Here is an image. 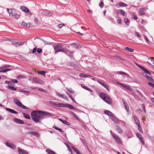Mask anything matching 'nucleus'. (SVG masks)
<instances>
[{"label": "nucleus", "mask_w": 154, "mask_h": 154, "mask_svg": "<svg viewBox=\"0 0 154 154\" xmlns=\"http://www.w3.org/2000/svg\"><path fill=\"white\" fill-rule=\"evenodd\" d=\"M23 115L25 117V118H26V119H30V117L29 115L26 114L25 113H23Z\"/></svg>", "instance_id": "e433bc0d"}, {"label": "nucleus", "mask_w": 154, "mask_h": 154, "mask_svg": "<svg viewBox=\"0 0 154 154\" xmlns=\"http://www.w3.org/2000/svg\"><path fill=\"white\" fill-rule=\"evenodd\" d=\"M141 107L142 108V109L143 110L144 112H146V110L145 109V107L144 104H141Z\"/></svg>", "instance_id": "4d7b16f0"}, {"label": "nucleus", "mask_w": 154, "mask_h": 154, "mask_svg": "<svg viewBox=\"0 0 154 154\" xmlns=\"http://www.w3.org/2000/svg\"><path fill=\"white\" fill-rule=\"evenodd\" d=\"M138 66L139 67V68L141 69L143 71V70L145 69V68H144L142 66L138 65Z\"/></svg>", "instance_id": "680f3d73"}, {"label": "nucleus", "mask_w": 154, "mask_h": 154, "mask_svg": "<svg viewBox=\"0 0 154 154\" xmlns=\"http://www.w3.org/2000/svg\"><path fill=\"white\" fill-rule=\"evenodd\" d=\"M104 3L103 1H101L99 5V6L101 8H103L104 6Z\"/></svg>", "instance_id": "8fccbe9b"}, {"label": "nucleus", "mask_w": 154, "mask_h": 154, "mask_svg": "<svg viewBox=\"0 0 154 154\" xmlns=\"http://www.w3.org/2000/svg\"><path fill=\"white\" fill-rule=\"evenodd\" d=\"M13 16L14 17V18L17 19L18 18L20 17V15L19 14H16V13L14 14V15H13Z\"/></svg>", "instance_id": "de8ad7c7"}, {"label": "nucleus", "mask_w": 154, "mask_h": 154, "mask_svg": "<svg viewBox=\"0 0 154 154\" xmlns=\"http://www.w3.org/2000/svg\"><path fill=\"white\" fill-rule=\"evenodd\" d=\"M117 22L118 23L120 24L121 23V20L120 18V17H118V19L117 20Z\"/></svg>", "instance_id": "6e6d98bb"}, {"label": "nucleus", "mask_w": 154, "mask_h": 154, "mask_svg": "<svg viewBox=\"0 0 154 154\" xmlns=\"http://www.w3.org/2000/svg\"><path fill=\"white\" fill-rule=\"evenodd\" d=\"M154 58L151 57L149 58L148 59L147 62L150 65L153 66H154V61L153 59Z\"/></svg>", "instance_id": "2eb2a0df"}, {"label": "nucleus", "mask_w": 154, "mask_h": 154, "mask_svg": "<svg viewBox=\"0 0 154 154\" xmlns=\"http://www.w3.org/2000/svg\"><path fill=\"white\" fill-rule=\"evenodd\" d=\"M109 118L117 124H119L120 123L119 120L116 117L114 116V114L111 117H109Z\"/></svg>", "instance_id": "9b49d317"}, {"label": "nucleus", "mask_w": 154, "mask_h": 154, "mask_svg": "<svg viewBox=\"0 0 154 154\" xmlns=\"http://www.w3.org/2000/svg\"><path fill=\"white\" fill-rule=\"evenodd\" d=\"M30 23H26L25 22L23 21L21 23V25L26 26L27 27H29L30 26Z\"/></svg>", "instance_id": "c756f323"}, {"label": "nucleus", "mask_w": 154, "mask_h": 154, "mask_svg": "<svg viewBox=\"0 0 154 154\" xmlns=\"http://www.w3.org/2000/svg\"><path fill=\"white\" fill-rule=\"evenodd\" d=\"M56 94L59 97L65 99L67 100H68V98L66 96L64 95L63 94H61L58 92L56 93Z\"/></svg>", "instance_id": "a211bd4d"}, {"label": "nucleus", "mask_w": 154, "mask_h": 154, "mask_svg": "<svg viewBox=\"0 0 154 154\" xmlns=\"http://www.w3.org/2000/svg\"><path fill=\"white\" fill-rule=\"evenodd\" d=\"M124 21L126 24L128 26L129 25L130 23V21L128 18H125L124 19Z\"/></svg>", "instance_id": "2f4dec72"}, {"label": "nucleus", "mask_w": 154, "mask_h": 154, "mask_svg": "<svg viewBox=\"0 0 154 154\" xmlns=\"http://www.w3.org/2000/svg\"><path fill=\"white\" fill-rule=\"evenodd\" d=\"M20 91L22 92V93H29V91H27L26 90H20Z\"/></svg>", "instance_id": "5fc2aeb1"}, {"label": "nucleus", "mask_w": 154, "mask_h": 154, "mask_svg": "<svg viewBox=\"0 0 154 154\" xmlns=\"http://www.w3.org/2000/svg\"><path fill=\"white\" fill-rule=\"evenodd\" d=\"M6 144L7 146L10 147L12 149H15L16 148V146L15 145L8 142L6 143Z\"/></svg>", "instance_id": "6ab92c4d"}, {"label": "nucleus", "mask_w": 154, "mask_h": 154, "mask_svg": "<svg viewBox=\"0 0 154 154\" xmlns=\"http://www.w3.org/2000/svg\"><path fill=\"white\" fill-rule=\"evenodd\" d=\"M99 96L102 99L108 104H110L112 103V100L107 94L101 92L99 93Z\"/></svg>", "instance_id": "f03ea898"}, {"label": "nucleus", "mask_w": 154, "mask_h": 154, "mask_svg": "<svg viewBox=\"0 0 154 154\" xmlns=\"http://www.w3.org/2000/svg\"><path fill=\"white\" fill-rule=\"evenodd\" d=\"M42 119L52 117L53 114L48 112L41 111Z\"/></svg>", "instance_id": "39448f33"}, {"label": "nucleus", "mask_w": 154, "mask_h": 154, "mask_svg": "<svg viewBox=\"0 0 154 154\" xmlns=\"http://www.w3.org/2000/svg\"><path fill=\"white\" fill-rule=\"evenodd\" d=\"M71 45L72 46L75 48L76 49H77L79 47V44H76L75 43H73L71 44Z\"/></svg>", "instance_id": "7c9ffc66"}, {"label": "nucleus", "mask_w": 154, "mask_h": 154, "mask_svg": "<svg viewBox=\"0 0 154 154\" xmlns=\"http://www.w3.org/2000/svg\"><path fill=\"white\" fill-rule=\"evenodd\" d=\"M116 130L118 133L119 134L122 133L123 131L121 128L119 126H117Z\"/></svg>", "instance_id": "bb28decb"}, {"label": "nucleus", "mask_w": 154, "mask_h": 154, "mask_svg": "<svg viewBox=\"0 0 154 154\" xmlns=\"http://www.w3.org/2000/svg\"><path fill=\"white\" fill-rule=\"evenodd\" d=\"M66 89L68 91H69L71 93L73 94L75 93V91L72 90L71 88L68 89L67 88Z\"/></svg>", "instance_id": "603ef678"}, {"label": "nucleus", "mask_w": 154, "mask_h": 154, "mask_svg": "<svg viewBox=\"0 0 154 154\" xmlns=\"http://www.w3.org/2000/svg\"><path fill=\"white\" fill-rule=\"evenodd\" d=\"M11 67V66L9 65H4L2 67H0V69L5 68H7Z\"/></svg>", "instance_id": "c9c22d12"}, {"label": "nucleus", "mask_w": 154, "mask_h": 154, "mask_svg": "<svg viewBox=\"0 0 154 154\" xmlns=\"http://www.w3.org/2000/svg\"><path fill=\"white\" fill-rule=\"evenodd\" d=\"M97 82L100 84L102 85L103 86L105 85L106 84L103 81L100 80H97Z\"/></svg>", "instance_id": "4c0bfd02"}, {"label": "nucleus", "mask_w": 154, "mask_h": 154, "mask_svg": "<svg viewBox=\"0 0 154 154\" xmlns=\"http://www.w3.org/2000/svg\"><path fill=\"white\" fill-rule=\"evenodd\" d=\"M131 17L132 18L135 20H137V16L134 13H132Z\"/></svg>", "instance_id": "c03bdc74"}, {"label": "nucleus", "mask_w": 154, "mask_h": 154, "mask_svg": "<svg viewBox=\"0 0 154 154\" xmlns=\"http://www.w3.org/2000/svg\"><path fill=\"white\" fill-rule=\"evenodd\" d=\"M117 84L118 85H120L123 88L126 89L128 90H131V88L130 87V86L128 85H125L124 84H122V83H120L119 82H117Z\"/></svg>", "instance_id": "f8f14e48"}, {"label": "nucleus", "mask_w": 154, "mask_h": 154, "mask_svg": "<svg viewBox=\"0 0 154 154\" xmlns=\"http://www.w3.org/2000/svg\"><path fill=\"white\" fill-rule=\"evenodd\" d=\"M47 11H42L41 14L42 15L46 16L47 15Z\"/></svg>", "instance_id": "bf43d9fd"}, {"label": "nucleus", "mask_w": 154, "mask_h": 154, "mask_svg": "<svg viewBox=\"0 0 154 154\" xmlns=\"http://www.w3.org/2000/svg\"><path fill=\"white\" fill-rule=\"evenodd\" d=\"M37 52L40 54L42 52V49L41 48H38L37 49Z\"/></svg>", "instance_id": "13d9d810"}, {"label": "nucleus", "mask_w": 154, "mask_h": 154, "mask_svg": "<svg viewBox=\"0 0 154 154\" xmlns=\"http://www.w3.org/2000/svg\"><path fill=\"white\" fill-rule=\"evenodd\" d=\"M134 121L137 126H140V121L137 117L136 116H134Z\"/></svg>", "instance_id": "f3484780"}, {"label": "nucleus", "mask_w": 154, "mask_h": 154, "mask_svg": "<svg viewBox=\"0 0 154 154\" xmlns=\"http://www.w3.org/2000/svg\"><path fill=\"white\" fill-rule=\"evenodd\" d=\"M104 113L106 115H107L109 117H111L114 114L111 111L108 110H106L104 111Z\"/></svg>", "instance_id": "aec40b11"}, {"label": "nucleus", "mask_w": 154, "mask_h": 154, "mask_svg": "<svg viewBox=\"0 0 154 154\" xmlns=\"http://www.w3.org/2000/svg\"><path fill=\"white\" fill-rule=\"evenodd\" d=\"M11 45H13L15 46L16 47H17L18 46H20L19 42H16L15 43H12Z\"/></svg>", "instance_id": "37998d69"}, {"label": "nucleus", "mask_w": 154, "mask_h": 154, "mask_svg": "<svg viewBox=\"0 0 154 154\" xmlns=\"http://www.w3.org/2000/svg\"><path fill=\"white\" fill-rule=\"evenodd\" d=\"M11 81H12V82H11L12 83H17L18 82V81L17 80L12 79L11 80Z\"/></svg>", "instance_id": "338daca9"}, {"label": "nucleus", "mask_w": 154, "mask_h": 154, "mask_svg": "<svg viewBox=\"0 0 154 154\" xmlns=\"http://www.w3.org/2000/svg\"><path fill=\"white\" fill-rule=\"evenodd\" d=\"M64 47V45L63 44H58L55 45L54 47L55 53H57L59 52H63L64 48H62Z\"/></svg>", "instance_id": "7ed1b4c3"}, {"label": "nucleus", "mask_w": 154, "mask_h": 154, "mask_svg": "<svg viewBox=\"0 0 154 154\" xmlns=\"http://www.w3.org/2000/svg\"><path fill=\"white\" fill-rule=\"evenodd\" d=\"M46 72L44 71H41L38 72V73L42 75H45V74Z\"/></svg>", "instance_id": "3c124183"}, {"label": "nucleus", "mask_w": 154, "mask_h": 154, "mask_svg": "<svg viewBox=\"0 0 154 154\" xmlns=\"http://www.w3.org/2000/svg\"><path fill=\"white\" fill-rule=\"evenodd\" d=\"M29 133L38 137H39L40 136V135L38 133L35 131H31L29 132Z\"/></svg>", "instance_id": "393cba45"}, {"label": "nucleus", "mask_w": 154, "mask_h": 154, "mask_svg": "<svg viewBox=\"0 0 154 154\" xmlns=\"http://www.w3.org/2000/svg\"><path fill=\"white\" fill-rule=\"evenodd\" d=\"M38 89L39 91L43 92H45V90L41 88H39Z\"/></svg>", "instance_id": "e2e57ef3"}, {"label": "nucleus", "mask_w": 154, "mask_h": 154, "mask_svg": "<svg viewBox=\"0 0 154 154\" xmlns=\"http://www.w3.org/2000/svg\"><path fill=\"white\" fill-rule=\"evenodd\" d=\"M148 85L151 86L153 88H154V84L152 83L149 82L148 83Z\"/></svg>", "instance_id": "052dcab7"}, {"label": "nucleus", "mask_w": 154, "mask_h": 154, "mask_svg": "<svg viewBox=\"0 0 154 154\" xmlns=\"http://www.w3.org/2000/svg\"><path fill=\"white\" fill-rule=\"evenodd\" d=\"M14 121L16 123L19 124H24V122L22 120L16 118L13 119Z\"/></svg>", "instance_id": "4468645a"}, {"label": "nucleus", "mask_w": 154, "mask_h": 154, "mask_svg": "<svg viewBox=\"0 0 154 154\" xmlns=\"http://www.w3.org/2000/svg\"><path fill=\"white\" fill-rule=\"evenodd\" d=\"M7 11L9 13L10 16H13L14 14L16 13V11L14 9H8L7 8Z\"/></svg>", "instance_id": "1a4fd4ad"}, {"label": "nucleus", "mask_w": 154, "mask_h": 154, "mask_svg": "<svg viewBox=\"0 0 154 154\" xmlns=\"http://www.w3.org/2000/svg\"><path fill=\"white\" fill-rule=\"evenodd\" d=\"M41 40L43 41L45 43V45H51L52 44V43L51 42H48L46 41H45L43 39H41Z\"/></svg>", "instance_id": "79ce46f5"}, {"label": "nucleus", "mask_w": 154, "mask_h": 154, "mask_svg": "<svg viewBox=\"0 0 154 154\" xmlns=\"http://www.w3.org/2000/svg\"><path fill=\"white\" fill-rule=\"evenodd\" d=\"M31 116L32 120L36 122H40L43 119L40 110L32 111L31 113Z\"/></svg>", "instance_id": "f257e3e1"}, {"label": "nucleus", "mask_w": 154, "mask_h": 154, "mask_svg": "<svg viewBox=\"0 0 154 154\" xmlns=\"http://www.w3.org/2000/svg\"><path fill=\"white\" fill-rule=\"evenodd\" d=\"M14 102L15 104L21 108L25 109H28V108L23 105L18 99L16 98L14 99Z\"/></svg>", "instance_id": "20e7f679"}, {"label": "nucleus", "mask_w": 154, "mask_h": 154, "mask_svg": "<svg viewBox=\"0 0 154 154\" xmlns=\"http://www.w3.org/2000/svg\"><path fill=\"white\" fill-rule=\"evenodd\" d=\"M6 109L7 111H9V112H10L11 113H14V114H17V113H18L16 111H15L13 109H11L10 108H6Z\"/></svg>", "instance_id": "cd10ccee"}, {"label": "nucleus", "mask_w": 154, "mask_h": 154, "mask_svg": "<svg viewBox=\"0 0 154 154\" xmlns=\"http://www.w3.org/2000/svg\"><path fill=\"white\" fill-rule=\"evenodd\" d=\"M7 88L9 89L12 90L13 91H15L17 89L16 88L13 86H11L9 85L7 86Z\"/></svg>", "instance_id": "c85d7f7f"}, {"label": "nucleus", "mask_w": 154, "mask_h": 154, "mask_svg": "<svg viewBox=\"0 0 154 154\" xmlns=\"http://www.w3.org/2000/svg\"><path fill=\"white\" fill-rule=\"evenodd\" d=\"M66 107H67L70 109H74L73 106L70 104H66Z\"/></svg>", "instance_id": "a19ab883"}, {"label": "nucleus", "mask_w": 154, "mask_h": 154, "mask_svg": "<svg viewBox=\"0 0 154 154\" xmlns=\"http://www.w3.org/2000/svg\"><path fill=\"white\" fill-rule=\"evenodd\" d=\"M134 35L136 37H137L138 38H139L141 37V35L137 32H134Z\"/></svg>", "instance_id": "09e8293b"}, {"label": "nucleus", "mask_w": 154, "mask_h": 154, "mask_svg": "<svg viewBox=\"0 0 154 154\" xmlns=\"http://www.w3.org/2000/svg\"><path fill=\"white\" fill-rule=\"evenodd\" d=\"M53 128L55 129L58 131L60 132H64V131L61 128H59L55 126H54Z\"/></svg>", "instance_id": "ea45409f"}, {"label": "nucleus", "mask_w": 154, "mask_h": 154, "mask_svg": "<svg viewBox=\"0 0 154 154\" xmlns=\"http://www.w3.org/2000/svg\"><path fill=\"white\" fill-rule=\"evenodd\" d=\"M143 71L146 73H147V74H148L149 75H150L151 74V72H149V71H148L146 69H145Z\"/></svg>", "instance_id": "864d4df0"}, {"label": "nucleus", "mask_w": 154, "mask_h": 154, "mask_svg": "<svg viewBox=\"0 0 154 154\" xmlns=\"http://www.w3.org/2000/svg\"><path fill=\"white\" fill-rule=\"evenodd\" d=\"M20 9L22 11L26 13H28L29 12V10L27 7L25 6H21L20 8Z\"/></svg>", "instance_id": "dca6fc26"}, {"label": "nucleus", "mask_w": 154, "mask_h": 154, "mask_svg": "<svg viewBox=\"0 0 154 154\" xmlns=\"http://www.w3.org/2000/svg\"><path fill=\"white\" fill-rule=\"evenodd\" d=\"M71 148L73 150V151L77 154H81V153L79 152V150L73 146H71Z\"/></svg>", "instance_id": "a878e982"}, {"label": "nucleus", "mask_w": 154, "mask_h": 154, "mask_svg": "<svg viewBox=\"0 0 154 154\" xmlns=\"http://www.w3.org/2000/svg\"><path fill=\"white\" fill-rule=\"evenodd\" d=\"M148 9L147 8H142L139 9V14L140 16H143L145 14V11Z\"/></svg>", "instance_id": "6e6552de"}, {"label": "nucleus", "mask_w": 154, "mask_h": 154, "mask_svg": "<svg viewBox=\"0 0 154 154\" xmlns=\"http://www.w3.org/2000/svg\"><path fill=\"white\" fill-rule=\"evenodd\" d=\"M138 127V129L139 130V131L141 132L142 133L143 131L142 130L141 128V127L140 126H140H137Z\"/></svg>", "instance_id": "0e129e2a"}, {"label": "nucleus", "mask_w": 154, "mask_h": 154, "mask_svg": "<svg viewBox=\"0 0 154 154\" xmlns=\"http://www.w3.org/2000/svg\"><path fill=\"white\" fill-rule=\"evenodd\" d=\"M59 120L62 122L63 124L69 126L70 125V123L69 122H68L65 120H63L60 119H59Z\"/></svg>", "instance_id": "5701e85b"}, {"label": "nucleus", "mask_w": 154, "mask_h": 154, "mask_svg": "<svg viewBox=\"0 0 154 154\" xmlns=\"http://www.w3.org/2000/svg\"><path fill=\"white\" fill-rule=\"evenodd\" d=\"M18 152L19 154H29L26 150L22 149L19 147L18 148Z\"/></svg>", "instance_id": "ddd939ff"}, {"label": "nucleus", "mask_w": 154, "mask_h": 154, "mask_svg": "<svg viewBox=\"0 0 154 154\" xmlns=\"http://www.w3.org/2000/svg\"><path fill=\"white\" fill-rule=\"evenodd\" d=\"M123 104L124 105L125 108L127 110V111L128 112L129 110L128 107V106H127V105L125 101L123 102Z\"/></svg>", "instance_id": "49530a36"}, {"label": "nucleus", "mask_w": 154, "mask_h": 154, "mask_svg": "<svg viewBox=\"0 0 154 154\" xmlns=\"http://www.w3.org/2000/svg\"><path fill=\"white\" fill-rule=\"evenodd\" d=\"M112 137L117 143L119 144H122V142L121 139L116 134L113 133Z\"/></svg>", "instance_id": "423d86ee"}, {"label": "nucleus", "mask_w": 154, "mask_h": 154, "mask_svg": "<svg viewBox=\"0 0 154 154\" xmlns=\"http://www.w3.org/2000/svg\"><path fill=\"white\" fill-rule=\"evenodd\" d=\"M145 77L148 80V81L151 82H154V80L152 78L150 77L147 75H146Z\"/></svg>", "instance_id": "b1692460"}, {"label": "nucleus", "mask_w": 154, "mask_h": 154, "mask_svg": "<svg viewBox=\"0 0 154 154\" xmlns=\"http://www.w3.org/2000/svg\"><path fill=\"white\" fill-rule=\"evenodd\" d=\"M125 49L126 50L128 51H129L131 52H133L134 51V49H132V48H129L128 47L125 48Z\"/></svg>", "instance_id": "f704fd0d"}, {"label": "nucleus", "mask_w": 154, "mask_h": 154, "mask_svg": "<svg viewBox=\"0 0 154 154\" xmlns=\"http://www.w3.org/2000/svg\"><path fill=\"white\" fill-rule=\"evenodd\" d=\"M119 11L120 13L122 14V15L124 16H125V15L126 16V12L123 11L122 10H120Z\"/></svg>", "instance_id": "58836bf2"}, {"label": "nucleus", "mask_w": 154, "mask_h": 154, "mask_svg": "<svg viewBox=\"0 0 154 154\" xmlns=\"http://www.w3.org/2000/svg\"><path fill=\"white\" fill-rule=\"evenodd\" d=\"M103 87L105 88L108 91H110V89L109 87L107 84L106 83Z\"/></svg>", "instance_id": "a18cd8bd"}, {"label": "nucleus", "mask_w": 154, "mask_h": 154, "mask_svg": "<svg viewBox=\"0 0 154 154\" xmlns=\"http://www.w3.org/2000/svg\"><path fill=\"white\" fill-rule=\"evenodd\" d=\"M79 76L82 78H86L88 77L90 78L92 76L88 74H85L83 73H81L79 74Z\"/></svg>", "instance_id": "412c9836"}, {"label": "nucleus", "mask_w": 154, "mask_h": 154, "mask_svg": "<svg viewBox=\"0 0 154 154\" xmlns=\"http://www.w3.org/2000/svg\"><path fill=\"white\" fill-rule=\"evenodd\" d=\"M63 52L64 53L68 56L71 57L72 56L73 52L67 49L64 48L63 50Z\"/></svg>", "instance_id": "9d476101"}, {"label": "nucleus", "mask_w": 154, "mask_h": 154, "mask_svg": "<svg viewBox=\"0 0 154 154\" xmlns=\"http://www.w3.org/2000/svg\"><path fill=\"white\" fill-rule=\"evenodd\" d=\"M5 83L8 85H11L12 83V82L11 81H5Z\"/></svg>", "instance_id": "69168bd1"}, {"label": "nucleus", "mask_w": 154, "mask_h": 154, "mask_svg": "<svg viewBox=\"0 0 154 154\" xmlns=\"http://www.w3.org/2000/svg\"><path fill=\"white\" fill-rule=\"evenodd\" d=\"M26 78V76L23 75H19L17 77V79H25Z\"/></svg>", "instance_id": "72a5a7b5"}, {"label": "nucleus", "mask_w": 154, "mask_h": 154, "mask_svg": "<svg viewBox=\"0 0 154 154\" xmlns=\"http://www.w3.org/2000/svg\"><path fill=\"white\" fill-rule=\"evenodd\" d=\"M66 104H64L63 103H59L57 104V106L59 107H66Z\"/></svg>", "instance_id": "473e14b6"}, {"label": "nucleus", "mask_w": 154, "mask_h": 154, "mask_svg": "<svg viewBox=\"0 0 154 154\" xmlns=\"http://www.w3.org/2000/svg\"><path fill=\"white\" fill-rule=\"evenodd\" d=\"M36 50H37V47H35L33 49V50L32 51V53H35L36 52Z\"/></svg>", "instance_id": "774afa93"}, {"label": "nucleus", "mask_w": 154, "mask_h": 154, "mask_svg": "<svg viewBox=\"0 0 154 154\" xmlns=\"http://www.w3.org/2000/svg\"><path fill=\"white\" fill-rule=\"evenodd\" d=\"M33 82L35 84L43 85L44 84V82L42 80L37 78L35 77L32 79Z\"/></svg>", "instance_id": "0eeeda50"}, {"label": "nucleus", "mask_w": 154, "mask_h": 154, "mask_svg": "<svg viewBox=\"0 0 154 154\" xmlns=\"http://www.w3.org/2000/svg\"><path fill=\"white\" fill-rule=\"evenodd\" d=\"M116 6H119L121 7H127L128 5L123 2H119L116 5Z\"/></svg>", "instance_id": "4be33fe9"}]
</instances>
